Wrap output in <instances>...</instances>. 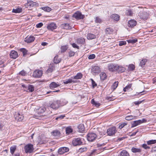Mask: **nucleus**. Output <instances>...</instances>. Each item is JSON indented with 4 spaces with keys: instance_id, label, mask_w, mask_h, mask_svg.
Listing matches in <instances>:
<instances>
[{
    "instance_id": "f257e3e1",
    "label": "nucleus",
    "mask_w": 156,
    "mask_h": 156,
    "mask_svg": "<svg viewBox=\"0 0 156 156\" xmlns=\"http://www.w3.org/2000/svg\"><path fill=\"white\" fill-rule=\"evenodd\" d=\"M149 13L146 11H140L138 13V16L140 18L146 20L148 18Z\"/></svg>"
},
{
    "instance_id": "f03ea898",
    "label": "nucleus",
    "mask_w": 156,
    "mask_h": 156,
    "mask_svg": "<svg viewBox=\"0 0 156 156\" xmlns=\"http://www.w3.org/2000/svg\"><path fill=\"white\" fill-rule=\"evenodd\" d=\"M24 149L26 153H31L33 151L34 149L32 144H28L25 146Z\"/></svg>"
},
{
    "instance_id": "7ed1b4c3",
    "label": "nucleus",
    "mask_w": 156,
    "mask_h": 156,
    "mask_svg": "<svg viewBox=\"0 0 156 156\" xmlns=\"http://www.w3.org/2000/svg\"><path fill=\"white\" fill-rule=\"evenodd\" d=\"M61 101L59 100L54 101L50 105V107L54 109H57L61 105Z\"/></svg>"
},
{
    "instance_id": "20e7f679",
    "label": "nucleus",
    "mask_w": 156,
    "mask_h": 156,
    "mask_svg": "<svg viewBox=\"0 0 156 156\" xmlns=\"http://www.w3.org/2000/svg\"><path fill=\"white\" fill-rule=\"evenodd\" d=\"M117 130L115 127L110 128L107 129V133L108 135L109 136H113L116 132Z\"/></svg>"
},
{
    "instance_id": "39448f33",
    "label": "nucleus",
    "mask_w": 156,
    "mask_h": 156,
    "mask_svg": "<svg viewBox=\"0 0 156 156\" xmlns=\"http://www.w3.org/2000/svg\"><path fill=\"white\" fill-rule=\"evenodd\" d=\"M97 136L95 133H90L87 135V139L88 141L92 142L95 140Z\"/></svg>"
},
{
    "instance_id": "423d86ee",
    "label": "nucleus",
    "mask_w": 156,
    "mask_h": 156,
    "mask_svg": "<svg viewBox=\"0 0 156 156\" xmlns=\"http://www.w3.org/2000/svg\"><path fill=\"white\" fill-rule=\"evenodd\" d=\"M73 17L77 20H79L83 19L84 17V16L82 15L81 12L77 11L73 15Z\"/></svg>"
},
{
    "instance_id": "0eeeda50",
    "label": "nucleus",
    "mask_w": 156,
    "mask_h": 156,
    "mask_svg": "<svg viewBox=\"0 0 156 156\" xmlns=\"http://www.w3.org/2000/svg\"><path fill=\"white\" fill-rule=\"evenodd\" d=\"M74 146L80 145L82 144L83 142L81 139L77 138L73 139L72 142Z\"/></svg>"
},
{
    "instance_id": "6e6552de",
    "label": "nucleus",
    "mask_w": 156,
    "mask_h": 156,
    "mask_svg": "<svg viewBox=\"0 0 156 156\" xmlns=\"http://www.w3.org/2000/svg\"><path fill=\"white\" fill-rule=\"evenodd\" d=\"M108 67V70L111 72H115L117 71V69L118 67V65L113 64H109Z\"/></svg>"
},
{
    "instance_id": "1a4fd4ad",
    "label": "nucleus",
    "mask_w": 156,
    "mask_h": 156,
    "mask_svg": "<svg viewBox=\"0 0 156 156\" xmlns=\"http://www.w3.org/2000/svg\"><path fill=\"white\" fill-rule=\"evenodd\" d=\"M69 149L66 147H63L59 148L58 150V153L60 155H62L64 153L69 151Z\"/></svg>"
},
{
    "instance_id": "9d476101",
    "label": "nucleus",
    "mask_w": 156,
    "mask_h": 156,
    "mask_svg": "<svg viewBox=\"0 0 156 156\" xmlns=\"http://www.w3.org/2000/svg\"><path fill=\"white\" fill-rule=\"evenodd\" d=\"M57 28V26L54 23H51L48 24L47 26V28L48 30L52 31H53L54 30L56 29Z\"/></svg>"
},
{
    "instance_id": "9b49d317",
    "label": "nucleus",
    "mask_w": 156,
    "mask_h": 156,
    "mask_svg": "<svg viewBox=\"0 0 156 156\" xmlns=\"http://www.w3.org/2000/svg\"><path fill=\"white\" fill-rule=\"evenodd\" d=\"M42 74V72L41 70H36L35 71L33 74L34 77L36 78H39L41 76Z\"/></svg>"
},
{
    "instance_id": "f8f14e48",
    "label": "nucleus",
    "mask_w": 156,
    "mask_h": 156,
    "mask_svg": "<svg viewBox=\"0 0 156 156\" xmlns=\"http://www.w3.org/2000/svg\"><path fill=\"white\" fill-rule=\"evenodd\" d=\"M27 5L31 7L34 6L38 7L39 4L38 3L34 2L32 1L28 0L27 1Z\"/></svg>"
},
{
    "instance_id": "ddd939ff",
    "label": "nucleus",
    "mask_w": 156,
    "mask_h": 156,
    "mask_svg": "<svg viewBox=\"0 0 156 156\" xmlns=\"http://www.w3.org/2000/svg\"><path fill=\"white\" fill-rule=\"evenodd\" d=\"M14 117L16 119L19 121H22L24 119V116L22 114H20L19 112L17 113V114L15 115Z\"/></svg>"
},
{
    "instance_id": "4468645a",
    "label": "nucleus",
    "mask_w": 156,
    "mask_h": 156,
    "mask_svg": "<svg viewBox=\"0 0 156 156\" xmlns=\"http://www.w3.org/2000/svg\"><path fill=\"white\" fill-rule=\"evenodd\" d=\"M35 40V37L33 36H27L25 38L24 41L27 43H30Z\"/></svg>"
},
{
    "instance_id": "2eb2a0df",
    "label": "nucleus",
    "mask_w": 156,
    "mask_h": 156,
    "mask_svg": "<svg viewBox=\"0 0 156 156\" xmlns=\"http://www.w3.org/2000/svg\"><path fill=\"white\" fill-rule=\"evenodd\" d=\"M9 55L10 58L14 59L18 57L17 52L14 50L11 51Z\"/></svg>"
},
{
    "instance_id": "dca6fc26",
    "label": "nucleus",
    "mask_w": 156,
    "mask_h": 156,
    "mask_svg": "<svg viewBox=\"0 0 156 156\" xmlns=\"http://www.w3.org/2000/svg\"><path fill=\"white\" fill-rule=\"evenodd\" d=\"M136 24V22L135 20H131L128 21V26L129 27H133L135 26Z\"/></svg>"
},
{
    "instance_id": "f3484780",
    "label": "nucleus",
    "mask_w": 156,
    "mask_h": 156,
    "mask_svg": "<svg viewBox=\"0 0 156 156\" xmlns=\"http://www.w3.org/2000/svg\"><path fill=\"white\" fill-rule=\"evenodd\" d=\"M92 72L95 73H98L100 72V68L97 66H94L92 67L91 69Z\"/></svg>"
},
{
    "instance_id": "a211bd4d",
    "label": "nucleus",
    "mask_w": 156,
    "mask_h": 156,
    "mask_svg": "<svg viewBox=\"0 0 156 156\" xmlns=\"http://www.w3.org/2000/svg\"><path fill=\"white\" fill-rule=\"evenodd\" d=\"M60 132L57 130H55L52 132V135L55 138H58L60 136Z\"/></svg>"
},
{
    "instance_id": "6ab92c4d",
    "label": "nucleus",
    "mask_w": 156,
    "mask_h": 156,
    "mask_svg": "<svg viewBox=\"0 0 156 156\" xmlns=\"http://www.w3.org/2000/svg\"><path fill=\"white\" fill-rule=\"evenodd\" d=\"M62 27L63 29L66 30L70 29L72 28L67 23H62Z\"/></svg>"
},
{
    "instance_id": "aec40b11",
    "label": "nucleus",
    "mask_w": 156,
    "mask_h": 156,
    "mask_svg": "<svg viewBox=\"0 0 156 156\" xmlns=\"http://www.w3.org/2000/svg\"><path fill=\"white\" fill-rule=\"evenodd\" d=\"M77 43L79 44H84L85 43V39L82 37H80L76 39Z\"/></svg>"
},
{
    "instance_id": "412c9836",
    "label": "nucleus",
    "mask_w": 156,
    "mask_h": 156,
    "mask_svg": "<svg viewBox=\"0 0 156 156\" xmlns=\"http://www.w3.org/2000/svg\"><path fill=\"white\" fill-rule=\"evenodd\" d=\"M60 86V84H58L55 82H52L49 85L50 88L52 89L57 87Z\"/></svg>"
},
{
    "instance_id": "4be33fe9",
    "label": "nucleus",
    "mask_w": 156,
    "mask_h": 156,
    "mask_svg": "<svg viewBox=\"0 0 156 156\" xmlns=\"http://www.w3.org/2000/svg\"><path fill=\"white\" fill-rule=\"evenodd\" d=\"M78 131L80 132H82L84 130V125L82 124H80L78 126Z\"/></svg>"
},
{
    "instance_id": "5701e85b",
    "label": "nucleus",
    "mask_w": 156,
    "mask_h": 156,
    "mask_svg": "<svg viewBox=\"0 0 156 156\" xmlns=\"http://www.w3.org/2000/svg\"><path fill=\"white\" fill-rule=\"evenodd\" d=\"M125 69L124 67L118 65V67L117 69V71L118 72L123 73L125 71Z\"/></svg>"
},
{
    "instance_id": "b1692460",
    "label": "nucleus",
    "mask_w": 156,
    "mask_h": 156,
    "mask_svg": "<svg viewBox=\"0 0 156 156\" xmlns=\"http://www.w3.org/2000/svg\"><path fill=\"white\" fill-rule=\"evenodd\" d=\"M119 156H129V154L126 151L122 150L120 152Z\"/></svg>"
},
{
    "instance_id": "393cba45",
    "label": "nucleus",
    "mask_w": 156,
    "mask_h": 156,
    "mask_svg": "<svg viewBox=\"0 0 156 156\" xmlns=\"http://www.w3.org/2000/svg\"><path fill=\"white\" fill-rule=\"evenodd\" d=\"M140 124L139 120H138L135 121L133 122L132 123V127H134L139 125Z\"/></svg>"
},
{
    "instance_id": "a878e982",
    "label": "nucleus",
    "mask_w": 156,
    "mask_h": 156,
    "mask_svg": "<svg viewBox=\"0 0 156 156\" xmlns=\"http://www.w3.org/2000/svg\"><path fill=\"white\" fill-rule=\"evenodd\" d=\"M119 16L116 14H112L111 16V17L114 20L118 21L119 20Z\"/></svg>"
},
{
    "instance_id": "bb28decb",
    "label": "nucleus",
    "mask_w": 156,
    "mask_h": 156,
    "mask_svg": "<svg viewBox=\"0 0 156 156\" xmlns=\"http://www.w3.org/2000/svg\"><path fill=\"white\" fill-rule=\"evenodd\" d=\"M45 110V108L44 107H41L39 108L38 110H37V112L38 114L40 113H44Z\"/></svg>"
},
{
    "instance_id": "cd10ccee",
    "label": "nucleus",
    "mask_w": 156,
    "mask_h": 156,
    "mask_svg": "<svg viewBox=\"0 0 156 156\" xmlns=\"http://www.w3.org/2000/svg\"><path fill=\"white\" fill-rule=\"evenodd\" d=\"M87 38L88 40H92L96 38V36L92 34H88L87 35Z\"/></svg>"
},
{
    "instance_id": "c85d7f7f",
    "label": "nucleus",
    "mask_w": 156,
    "mask_h": 156,
    "mask_svg": "<svg viewBox=\"0 0 156 156\" xmlns=\"http://www.w3.org/2000/svg\"><path fill=\"white\" fill-rule=\"evenodd\" d=\"M61 61V59L60 58H59L57 55L54 57L53 60L55 64H58Z\"/></svg>"
},
{
    "instance_id": "c756f323",
    "label": "nucleus",
    "mask_w": 156,
    "mask_h": 156,
    "mask_svg": "<svg viewBox=\"0 0 156 156\" xmlns=\"http://www.w3.org/2000/svg\"><path fill=\"white\" fill-rule=\"evenodd\" d=\"M82 74L81 73H79L73 77V78L74 79H81L82 77Z\"/></svg>"
},
{
    "instance_id": "7c9ffc66",
    "label": "nucleus",
    "mask_w": 156,
    "mask_h": 156,
    "mask_svg": "<svg viewBox=\"0 0 156 156\" xmlns=\"http://www.w3.org/2000/svg\"><path fill=\"white\" fill-rule=\"evenodd\" d=\"M76 82V81L73 80L72 79H69L63 81L64 84H67L69 83H74Z\"/></svg>"
},
{
    "instance_id": "2f4dec72",
    "label": "nucleus",
    "mask_w": 156,
    "mask_h": 156,
    "mask_svg": "<svg viewBox=\"0 0 156 156\" xmlns=\"http://www.w3.org/2000/svg\"><path fill=\"white\" fill-rule=\"evenodd\" d=\"M91 103L93 105H94L96 107H98L100 105V104L98 102L94 101V99H93L91 100Z\"/></svg>"
},
{
    "instance_id": "473e14b6",
    "label": "nucleus",
    "mask_w": 156,
    "mask_h": 156,
    "mask_svg": "<svg viewBox=\"0 0 156 156\" xmlns=\"http://www.w3.org/2000/svg\"><path fill=\"white\" fill-rule=\"evenodd\" d=\"M41 9L44 10V11L47 12H49L50 11L51 9V8L48 7V6H45V7H42L41 8Z\"/></svg>"
},
{
    "instance_id": "72a5a7b5",
    "label": "nucleus",
    "mask_w": 156,
    "mask_h": 156,
    "mask_svg": "<svg viewBox=\"0 0 156 156\" xmlns=\"http://www.w3.org/2000/svg\"><path fill=\"white\" fill-rule=\"evenodd\" d=\"M118 84V82L117 81L115 82L111 86L112 89L114 90L117 87Z\"/></svg>"
},
{
    "instance_id": "f704fd0d",
    "label": "nucleus",
    "mask_w": 156,
    "mask_h": 156,
    "mask_svg": "<svg viewBox=\"0 0 156 156\" xmlns=\"http://www.w3.org/2000/svg\"><path fill=\"white\" fill-rule=\"evenodd\" d=\"M22 11V9L17 8L16 9H13L12 10V12L15 13H19L21 12Z\"/></svg>"
},
{
    "instance_id": "c9c22d12",
    "label": "nucleus",
    "mask_w": 156,
    "mask_h": 156,
    "mask_svg": "<svg viewBox=\"0 0 156 156\" xmlns=\"http://www.w3.org/2000/svg\"><path fill=\"white\" fill-rule=\"evenodd\" d=\"M131 151L133 153L140 152H141V150L139 148L133 147L131 149Z\"/></svg>"
},
{
    "instance_id": "e433bc0d",
    "label": "nucleus",
    "mask_w": 156,
    "mask_h": 156,
    "mask_svg": "<svg viewBox=\"0 0 156 156\" xmlns=\"http://www.w3.org/2000/svg\"><path fill=\"white\" fill-rule=\"evenodd\" d=\"M116 98L113 96H107L106 97V99L109 101H111L114 100L116 99Z\"/></svg>"
},
{
    "instance_id": "4c0bfd02",
    "label": "nucleus",
    "mask_w": 156,
    "mask_h": 156,
    "mask_svg": "<svg viewBox=\"0 0 156 156\" xmlns=\"http://www.w3.org/2000/svg\"><path fill=\"white\" fill-rule=\"evenodd\" d=\"M100 77L101 80H104L106 77V73H101L100 74Z\"/></svg>"
},
{
    "instance_id": "58836bf2",
    "label": "nucleus",
    "mask_w": 156,
    "mask_h": 156,
    "mask_svg": "<svg viewBox=\"0 0 156 156\" xmlns=\"http://www.w3.org/2000/svg\"><path fill=\"white\" fill-rule=\"evenodd\" d=\"M16 149V146H13L11 147L10 148V152L12 154H13Z\"/></svg>"
},
{
    "instance_id": "ea45409f",
    "label": "nucleus",
    "mask_w": 156,
    "mask_h": 156,
    "mask_svg": "<svg viewBox=\"0 0 156 156\" xmlns=\"http://www.w3.org/2000/svg\"><path fill=\"white\" fill-rule=\"evenodd\" d=\"M87 148L86 147H82L80 148L78 150V152L82 153L87 151Z\"/></svg>"
},
{
    "instance_id": "a19ab883",
    "label": "nucleus",
    "mask_w": 156,
    "mask_h": 156,
    "mask_svg": "<svg viewBox=\"0 0 156 156\" xmlns=\"http://www.w3.org/2000/svg\"><path fill=\"white\" fill-rule=\"evenodd\" d=\"M113 31L112 29L110 28H108L105 30L106 33L107 34H111Z\"/></svg>"
},
{
    "instance_id": "79ce46f5",
    "label": "nucleus",
    "mask_w": 156,
    "mask_h": 156,
    "mask_svg": "<svg viewBox=\"0 0 156 156\" xmlns=\"http://www.w3.org/2000/svg\"><path fill=\"white\" fill-rule=\"evenodd\" d=\"M156 143V140H150L147 141V144L148 145H151L155 144Z\"/></svg>"
},
{
    "instance_id": "37998d69",
    "label": "nucleus",
    "mask_w": 156,
    "mask_h": 156,
    "mask_svg": "<svg viewBox=\"0 0 156 156\" xmlns=\"http://www.w3.org/2000/svg\"><path fill=\"white\" fill-rule=\"evenodd\" d=\"M135 117L132 115H128L125 117L126 120L129 121L133 119Z\"/></svg>"
},
{
    "instance_id": "c03bdc74",
    "label": "nucleus",
    "mask_w": 156,
    "mask_h": 156,
    "mask_svg": "<svg viewBox=\"0 0 156 156\" xmlns=\"http://www.w3.org/2000/svg\"><path fill=\"white\" fill-rule=\"evenodd\" d=\"M73 130L70 127H67L66 129V133L69 134L72 132Z\"/></svg>"
},
{
    "instance_id": "a18cd8bd",
    "label": "nucleus",
    "mask_w": 156,
    "mask_h": 156,
    "mask_svg": "<svg viewBox=\"0 0 156 156\" xmlns=\"http://www.w3.org/2000/svg\"><path fill=\"white\" fill-rule=\"evenodd\" d=\"M129 43L134 44L137 41V39H131L127 41Z\"/></svg>"
},
{
    "instance_id": "49530a36",
    "label": "nucleus",
    "mask_w": 156,
    "mask_h": 156,
    "mask_svg": "<svg viewBox=\"0 0 156 156\" xmlns=\"http://www.w3.org/2000/svg\"><path fill=\"white\" fill-rule=\"evenodd\" d=\"M132 86V84H129L128 85L126 86L124 89H123V90L124 92H126L127 91V90H129L130 88H131V87Z\"/></svg>"
},
{
    "instance_id": "de8ad7c7",
    "label": "nucleus",
    "mask_w": 156,
    "mask_h": 156,
    "mask_svg": "<svg viewBox=\"0 0 156 156\" xmlns=\"http://www.w3.org/2000/svg\"><path fill=\"white\" fill-rule=\"evenodd\" d=\"M20 51L23 53V56L25 55L27 53V51L24 48H21Z\"/></svg>"
},
{
    "instance_id": "09e8293b",
    "label": "nucleus",
    "mask_w": 156,
    "mask_h": 156,
    "mask_svg": "<svg viewBox=\"0 0 156 156\" xmlns=\"http://www.w3.org/2000/svg\"><path fill=\"white\" fill-rule=\"evenodd\" d=\"M68 47L67 46H62L61 47V52H64L67 49Z\"/></svg>"
},
{
    "instance_id": "8fccbe9b",
    "label": "nucleus",
    "mask_w": 156,
    "mask_h": 156,
    "mask_svg": "<svg viewBox=\"0 0 156 156\" xmlns=\"http://www.w3.org/2000/svg\"><path fill=\"white\" fill-rule=\"evenodd\" d=\"M129 69L130 70H133L135 68V66L134 65L132 64L129 65L128 66Z\"/></svg>"
},
{
    "instance_id": "3c124183",
    "label": "nucleus",
    "mask_w": 156,
    "mask_h": 156,
    "mask_svg": "<svg viewBox=\"0 0 156 156\" xmlns=\"http://www.w3.org/2000/svg\"><path fill=\"white\" fill-rule=\"evenodd\" d=\"M28 90L30 92H32L34 90V87L32 85H30L28 86Z\"/></svg>"
},
{
    "instance_id": "603ef678",
    "label": "nucleus",
    "mask_w": 156,
    "mask_h": 156,
    "mask_svg": "<svg viewBox=\"0 0 156 156\" xmlns=\"http://www.w3.org/2000/svg\"><path fill=\"white\" fill-rule=\"evenodd\" d=\"M146 62V59H143L140 61V64L141 66H144Z\"/></svg>"
},
{
    "instance_id": "864d4df0",
    "label": "nucleus",
    "mask_w": 156,
    "mask_h": 156,
    "mask_svg": "<svg viewBox=\"0 0 156 156\" xmlns=\"http://www.w3.org/2000/svg\"><path fill=\"white\" fill-rule=\"evenodd\" d=\"M65 115H61L56 117L55 118V119L57 120H60L63 119L64 117H65Z\"/></svg>"
},
{
    "instance_id": "5fc2aeb1",
    "label": "nucleus",
    "mask_w": 156,
    "mask_h": 156,
    "mask_svg": "<svg viewBox=\"0 0 156 156\" xmlns=\"http://www.w3.org/2000/svg\"><path fill=\"white\" fill-rule=\"evenodd\" d=\"M95 58V55L94 54H92L89 55L88 56V58L89 59H92Z\"/></svg>"
},
{
    "instance_id": "6e6d98bb",
    "label": "nucleus",
    "mask_w": 156,
    "mask_h": 156,
    "mask_svg": "<svg viewBox=\"0 0 156 156\" xmlns=\"http://www.w3.org/2000/svg\"><path fill=\"white\" fill-rule=\"evenodd\" d=\"M75 53L73 51H70L69 52V56L71 57L75 55Z\"/></svg>"
},
{
    "instance_id": "4d7b16f0",
    "label": "nucleus",
    "mask_w": 156,
    "mask_h": 156,
    "mask_svg": "<svg viewBox=\"0 0 156 156\" xmlns=\"http://www.w3.org/2000/svg\"><path fill=\"white\" fill-rule=\"evenodd\" d=\"M101 21V19L99 17H97L96 18L95 22L97 23H100Z\"/></svg>"
},
{
    "instance_id": "13d9d810",
    "label": "nucleus",
    "mask_w": 156,
    "mask_h": 156,
    "mask_svg": "<svg viewBox=\"0 0 156 156\" xmlns=\"http://www.w3.org/2000/svg\"><path fill=\"white\" fill-rule=\"evenodd\" d=\"M19 74L22 76H25L26 74V72L24 70H22L19 73Z\"/></svg>"
},
{
    "instance_id": "bf43d9fd",
    "label": "nucleus",
    "mask_w": 156,
    "mask_h": 156,
    "mask_svg": "<svg viewBox=\"0 0 156 156\" xmlns=\"http://www.w3.org/2000/svg\"><path fill=\"white\" fill-rule=\"evenodd\" d=\"M140 124L147 122V120L145 119H142L139 120Z\"/></svg>"
},
{
    "instance_id": "052dcab7",
    "label": "nucleus",
    "mask_w": 156,
    "mask_h": 156,
    "mask_svg": "<svg viewBox=\"0 0 156 156\" xmlns=\"http://www.w3.org/2000/svg\"><path fill=\"white\" fill-rule=\"evenodd\" d=\"M126 44V42L125 41H121L119 42V45L120 46H121L124 45H125Z\"/></svg>"
},
{
    "instance_id": "680f3d73",
    "label": "nucleus",
    "mask_w": 156,
    "mask_h": 156,
    "mask_svg": "<svg viewBox=\"0 0 156 156\" xmlns=\"http://www.w3.org/2000/svg\"><path fill=\"white\" fill-rule=\"evenodd\" d=\"M127 125V124L125 123L124 122L122 124L120 125L119 126V128L120 129H122L126 125Z\"/></svg>"
},
{
    "instance_id": "e2e57ef3",
    "label": "nucleus",
    "mask_w": 156,
    "mask_h": 156,
    "mask_svg": "<svg viewBox=\"0 0 156 156\" xmlns=\"http://www.w3.org/2000/svg\"><path fill=\"white\" fill-rule=\"evenodd\" d=\"M43 25V23H40L36 25V27L37 28H40Z\"/></svg>"
},
{
    "instance_id": "0e129e2a",
    "label": "nucleus",
    "mask_w": 156,
    "mask_h": 156,
    "mask_svg": "<svg viewBox=\"0 0 156 156\" xmlns=\"http://www.w3.org/2000/svg\"><path fill=\"white\" fill-rule=\"evenodd\" d=\"M72 45L73 47L74 48H76L78 49H79V46H77V44L75 43H73L72 44Z\"/></svg>"
},
{
    "instance_id": "69168bd1",
    "label": "nucleus",
    "mask_w": 156,
    "mask_h": 156,
    "mask_svg": "<svg viewBox=\"0 0 156 156\" xmlns=\"http://www.w3.org/2000/svg\"><path fill=\"white\" fill-rule=\"evenodd\" d=\"M142 147L145 149H148L150 148V147L148 146L146 144H143L142 145Z\"/></svg>"
},
{
    "instance_id": "338daca9",
    "label": "nucleus",
    "mask_w": 156,
    "mask_h": 156,
    "mask_svg": "<svg viewBox=\"0 0 156 156\" xmlns=\"http://www.w3.org/2000/svg\"><path fill=\"white\" fill-rule=\"evenodd\" d=\"M92 83L93 87H94L96 86L97 84L95 83V82L92 79Z\"/></svg>"
},
{
    "instance_id": "774afa93",
    "label": "nucleus",
    "mask_w": 156,
    "mask_h": 156,
    "mask_svg": "<svg viewBox=\"0 0 156 156\" xmlns=\"http://www.w3.org/2000/svg\"><path fill=\"white\" fill-rule=\"evenodd\" d=\"M127 14L129 16H132V12L130 10H129L128 11Z\"/></svg>"
}]
</instances>
